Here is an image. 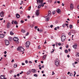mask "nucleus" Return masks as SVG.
<instances>
[{
    "label": "nucleus",
    "instance_id": "40",
    "mask_svg": "<svg viewBox=\"0 0 79 79\" xmlns=\"http://www.w3.org/2000/svg\"><path fill=\"white\" fill-rule=\"evenodd\" d=\"M25 63H26V64H27V63H28V62L27 61V60H26Z\"/></svg>",
    "mask_w": 79,
    "mask_h": 79
},
{
    "label": "nucleus",
    "instance_id": "15",
    "mask_svg": "<svg viewBox=\"0 0 79 79\" xmlns=\"http://www.w3.org/2000/svg\"><path fill=\"white\" fill-rule=\"evenodd\" d=\"M46 57H47V55H44L43 56V59L44 60L45 59V58H46Z\"/></svg>",
    "mask_w": 79,
    "mask_h": 79
},
{
    "label": "nucleus",
    "instance_id": "37",
    "mask_svg": "<svg viewBox=\"0 0 79 79\" xmlns=\"http://www.w3.org/2000/svg\"><path fill=\"white\" fill-rule=\"evenodd\" d=\"M31 7H29L28 8V10H31Z\"/></svg>",
    "mask_w": 79,
    "mask_h": 79
},
{
    "label": "nucleus",
    "instance_id": "60",
    "mask_svg": "<svg viewBox=\"0 0 79 79\" xmlns=\"http://www.w3.org/2000/svg\"><path fill=\"white\" fill-rule=\"evenodd\" d=\"M74 75H76V71L74 72Z\"/></svg>",
    "mask_w": 79,
    "mask_h": 79
},
{
    "label": "nucleus",
    "instance_id": "26",
    "mask_svg": "<svg viewBox=\"0 0 79 79\" xmlns=\"http://www.w3.org/2000/svg\"><path fill=\"white\" fill-rule=\"evenodd\" d=\"M10 35H13V34H14V33H13V32H12V31H10Z\"/></svg>",
    "mask_w": 79,
    "mask_h": 79
},
{
    "label": "nucleus",
    "instance_id": "22",
    "mask_svg": "<svg viewBox=\"0 0 79 79\" xmlns=\"http://www.w3.org/2000/svg\"><path fill=\"white\" fill-rule=\"evenodd\" d=\"M31 71H28L27 73V75H29L31 73Z\"/></svg>",
    "mask_w": 79,
    "mask_h": 79
},
{
    "label": "nucleus",
    "instance_id": "20",
    "mask_svg": "<svg viewBox=\"0 0 79 79\" xmlns=\"http://www.w3.org/2000/svg\"><path fill=\"white\" fill-rule=\"evenodd\" d=\"M38 5L39 6H38L37 8H38V9H40V8H41V5H40V4H39Z\"/></svg>",
    "mask_w": 79,
    "mask_h": 79
},
{
    "label": "nucleus",
    "instance_id": "62",
    "mask_svg": "<svg viewBox=\"0 0 79 79\" xmlns=\"http://www.w3.org/2000/svg\"><path fill=\"white\" fill-rule=\"evenodd\" d=\"M29 35V33L28 32L27 34L26 35Z\"/></svg>",
    "mask_w": 79,
    "mask_h": 79
},
{
    "label": "nucleus",
    "instance_id": "50",
    "mask_svg": "<svg viewBox=\"0 0 79 79\" xmlns=\"http://www.w3.org/2000/svg\"><path fill=\"white\" fill-rule=\"evenodd\" d=\"M27 18L28 19H29L30 18V16L29 15H28L27 17Z\"/></svg>",
    "mask_w": 79,
    "mask_h": 79
},
{
    "label": "nucleus",
    "instance_id": "16",
    "mask_svg": "<svg viewBox=\"0 0 79 79\" xmlns=\"http://www.w3.org/2000/svg\"><path fill=\"white\" fill-rule=\"evenodd\" d=\"M56 12L58 13H61V10H60V9H57L56 10Z\"/></svg>",
    "mask_w": 79,
    "mask_h": 79
},
{
    "label": "nucleus",
    "instance_id": "8",
    "mask_svg": "<svg viewBox=\"0 0 79 79\" xmlns=\"http://www.w3.org/2000/svg\"><path fill=\"white\" fill-rule=\"evenodd\" d=\"M4 14H5V13L3 11L1 12L0 13V16L2 18H3V17H4Z\"/></svg>",
    "mask_w": 79,
    "mask_h": 79
},
{
    "label": "nucleus",
    "instance_id": "13",
    "mask_svg": "<svg viewBox=\"0 0 79 79\" xmlns=\"http://www.w3.org/2000/svg\"><path fill=\"white\" fill-rule=\"evenodd\" d=\"M5 35H3V34H1L0 35V38H1V39H2V38H3L5 36Z\"/></svg>",
    "mask_w": 79,
    "mask_h": 79
},
{
    "label": "nucleus",
    "instance_id": "32",
    "mask_svg": "<svg viewBox=\"0 0 79 79\" xmlns=\"http://www.w3.org/2000/svg\"><path fill=\"white\" fill-rule=\"evenodd\" d=\"M65 53H68V50L67 49H66L65 50Z\"/></svg>",
    "mask_w": 79,
    "mask_h": 79
},
{
    "label": "nucleus",
    "instance_id": "53",
    "mask_svg": "<svg viewBox=\"0 0 79 79\" xmlns=\"http://www.w3.org/2000/svg\"><path fill=\"white\" fill-rule=\"evenodd\" d=\"M57 2L58 3H60V2L59 1H57Z\"/></svg>",
    "mask_w": 79,
    "mask_h": 79
},
{
    "label": "nucleus",
    "instance_id": "3",
    "mask_svg": "<svg viewBox=\"0 0 79 79\" xmlns=\"http://www.w3.org/2000/svg\"><path fill=\"white\" fill-rule=\"evenodd\" d=\"M17 49L18 51H19L20 52H24V49L22 47H19Z\"/></svg>",
    "mask_w": 79,
    "mask_h": 79
},
{
    "label": "nucleus",
    "instance_id": "46",
    "mask_svg": "<svg viewBox=\"0 0 79 79\" xmlns=\"http://www.w3.org/2000/svg\"><path fill=\"white\" fill-rule=\"evenodd\" d=\"M68 35H71V33L69 32V33H68Z\"/></svg>",
    "mask_w": 79,
    "mask_h": 79
},
{
    "label": "nucleus",
    "instance_id": "56",
    "mask_svg": "<svg viewBox=\"0 0 79 79\" xmlns=\"http://www.w3.org/2000/svg\"><path fill=\"white\" fill-rule=\"evenodd\" d=\"M17 76H18V77H19V74L18 73L17 74Z\"/></svg>",
    "mask_w": 79,
    "mask_h": 79
},
{
    "label": "nucleus",
    "instance_id": "24",
    "mask_svg": "<svg viewBox=\"0 0 79 79\" xmlns=\"http://www.w3.org/2000/svg\"><path fill=\"white\" fill-rule=\"evenodd\" d=\"M69 27L70 29H72L73 28V25H70Z\"/></svg>",
    "mask_w": 79,
    "mask_h": 79
},
{
    "label": "nucleus",
    "instance_id": "1",
    "mask_svg": "<svg viewBox=\"0 0 79 79\" xmlns=\"http://www.w3.org/2000/svg\"><path fill=\"white\" fill-rule=\"evenodd\" d=\"M51 11H49L48 12V16H45V18H46V21H49V17H50V15H51Z\"/></svg>",
    "mask_w": 79,
    "mask_h": 79
},
{
    "label": "nucleus",
    "instance_id": "6",
    "mask_svg": "<svg viewBox=\"0 0 79 79\" xmlns=\"http://www.w3.org/2000/svg\"><path fill=\"white\" fill-rule=\"evenodd\" d=\"M26 47L27 48H28L30 46V42L29 41H27L26 42Z\"/></svg>",
    "mask_w": 79,
    "mask_h": 79
},
{
    "label": "nucleus",
    "instance_id": "12",
    "mask_svg": "<svg viewBox=\"0 0 79 79\" xmlns=\"http://www.w3.org/2000/svg\"><path fill=\"white\" fill-rule=\"evenodd\" d=\"M31 71L33 73H36L37 72L36 70L34 69H32Z\"/></svg>",
    "mask_w": 79,
    "mask_h": 79
},
{
    "label": "nucleus",
    "instance_id": "49",
    "mask_svg": "<svg viewBox=\"0 0 79 79\" xmlns=\"http://www.w3.org/2000/svg\"><path fill=\"white\" fill-rule=\"evenodd\" d=\"M52 73H53L52 74V75H54V74H55V73H54V72L53 71Z\"/></svg>",
    "mask_w": 79,
    "mask_h": 79
},
{
    "label": "nucleus",
    "instance_id": "17",
    "mask_svg": "<svg viewBox=\"0 0 79 79\" xmlns=\"http://www.w3.org/2000/svg\"><path fill=\"white\" fill-rule=\"evenodd\" d=\"M16 17L17 18H19V17H20V15H19L18 14H16Z\"/></svg>",
    "mask_w": 79,
    "mask_h": 79
},
{
    "label": "nucleus",
    "instance_id": "35",
    "mask_svg": "<svg viewBox=\"0 0 79 79\" xmlns=\"http://www.w3.org/2000/svg\"><path fill=\"white\" fill-rule=\"evenodd\" d=\"M38 28V27L37 26H35V29H36Z\"/></svg>",
    "mask_w": 79,
    "mask_h": 79
},
{
    "label": "nucleus",
    "instance_id": "29",
    "mask_svg": "<svg viewBox=\"0 0 79 79\" xmlns=\"http://www.w3.org/2000/svg\"><path fill=\"white\" fill-rule=\"evenodd\" d=\"M55 14V11H53L52 12V15H54Z\"/></svg>",
    "mask_w": 79,
    "mask_h": 79
},
{
    "label": "nucleus",
    "instance_id": "44",
    "mask_svg": "<svg viewBox=\"0 0 79 79\" xmlns=\"http://www.w3.org/2000/svg\"><path fill=\"white\" fill-rule=\"evenodd\" d=\"M54 30H55V31H57V28L56 27L54 28Z\"/></svg>",
    "mask_w": 79,
    "mask_h": 79
},
{
    "label": "nucleus",
    "instance_id": "39",
    "mask_svg": "<svg viewBox=\"0 0 79 79\" xmlns=\"http://www.w3.org/2000/svg\"><path fill=\"white\" fill-rule=\"evenodd\" d=\"M21 23H24V21L23 20H21L20 21Z\"/></svg>",
    "mask_w": 79,
    "mask_h": 79
},
{
    "label": "nucleus",
    "instance_id": "27",
    "mask_svg": "<svg viewBox=\"0 0 79 79\" xmlns=\"http://www.w3.org/2000/svg\"><path fill=\"white\" fill-rule=\"evenodd\" d=\"M9 41H11V40H12V38L11 37H9Z\"/></svg>",
    "mask_w": 79,
    "mask_h": 79
},
{
    "label": "nucleus",
    "instance_id": "25",
    "mask_svg": "<svg viewBox=\"0 0 79 79\" xmlns=\"http://www.w3.org/2000/svg\"><path fill=\"white\" fill-rule=\"evenodd\" d=\"M76 56H77V57L78 56H79V53H77V54H76Z\"/></svg>",
    "mask_w": 79,
    "mask_h": 79
},
{
    "label": "nucleus",
    "instance_id": "61",
    "mask_svg": "<svg viewBox=\"0 0 79 79\" xmlns=\"http://www.w3.org/2000/svg\"><path fill=\"white\" fill-rule=\"evenodd\" d=\"M29 63H31V64H32V62L31 61H29Z\"/></svg>",
    "mask_w": 79,
    "mask_h": 79
},
{
    "label": "nucleus",
    "instance_id": "30",
    "mask_svg": "<svg viewBox=\"0 0 79 79\" xmlns=\"http://www.w3.org/2000/svg\"><path fill=\"white\" fill-rule=\"evenodd\" d=\"M33 25H32V24H31L30 25V27L32 28L33 27Z\"/></svg>",
    "mask_w": 79,
    "mask_h": 79
},
{
    "label": "nucleus",
    "instance_id": "11",
    "mask_svg": "<svg viewBox=\"0 0 79 79\" xmlns=\"http://www.w3.org/2000/svg\"><path fill=\"white\" fill-rule=\"evenodd\" d=\"M70 8L71 10H73V9L74 8V6H73V4H70Z\"/></svg>",
    "mask_w": 79,
    "mask_h": 79
},
{
    "label": "nucleus",
    "instance_id": "34",
    "mask_svg": "<svg viewBox=\"0 0 79 79\" xmlns=\"http://www.w3.org/2000/svg\"><path fill=\"white\" fill-rule=\"evenodd\" d=\"M34 76H35V77H37V74H35L34 75Z\"/></svg>",
    "mask_w": 79,
    "mask_h": 79
},
{
    "label": "nucleus",
    "instance_id": "14",
    "mask_svg": "<svg viewBox=\"0 0 79 79\" xmlns=\"http://www.w3.org/2000/svg\"><path fill=\"white\" fill-rule=\"evenodd\" d=\"M7 28H9L10 27V23L8 22L7 23Z\"/></svg>",
    "mask_w": 79,
    "mask_h": 79
},
{
    "label": "nucleus",
    "instance_id": "57",
    "mask_svg": "<svg viewBox=\"0 0 79 79\" xmlns=\"http://www.w3.org/2000/svg\"><path fill=\"white\" fill-rule=\"evenodd\" d=\"M38 48L39 49H40V46H38Z\"/></svg>",
    "mask_w": 79,
    "mask_h": 79
},
{
    "label": "nucleus",
    "instance_id": "51",
    "mask_svg": "<svg viewBox=\"0 0 79 79\" xmlns=\"http://www.w3.org/2000/svg\"><path fill=\"white\" fill-rule=\"evenodd\" d=\"M61 43H58V45L60 46V45H61Z\"/></svg>",
    "mask_w": 79,
    "mask_h": 79
},
{
    "label": "nucleus",
    "instance_id": "43",
    "mask_svg": "<svg viewBox=\"0 0 79 79\" xmlns=\"http://www.w3.org/2000/svg\"><path fill=\"white\" fill-rule=\"evenodd\" d=\"M76 60L77 61H78V62H79V59H77Z\"/></svg>",
    "mask_w": 79,
    "mask_h": 79
},
{
    "label": "nucleus",
    "instance_id": "31",
    "mask_svg": "<svg viewBox=\"0 0 79 79\" xmlns=\"http://www.w3.org/2000/svg\"><path fill=\"white\" fill-rule=\"evenodd\" d=\"M41 6L43 7L44 6V4H43V3H42V4H40Z\"/></svg>",
    "mask_w": 79,
    "mask_h": 79
},
{
    "label": "nucleus",
    "instance_id": "42",
    "mask_svg": "<svg viewBox=\"0 0 79 79\" xmlns=\"http://www.w3.org/2000/svg\"><path fill=\"white\" fill-rule=\"evenodd\" d=\"M53 26L52 25H50V27H51V28H52V27H53Z\"/></svg>",
    "mask_w": 79,
    "mask_h": 79
},
{
    "label": "nucleus",
    "instance_id": "47",
    "mask_svg": "<svg viewBox=\"0 0 79 79\" xmlns=\"http://www.w3.org/2000/svg\"><path fill=\"white\" fill-rule=\"evenodd\" d=\"M14 61H14V59H13V60H12L11 61V62L12 63H13V62H14Z\"/></svg>",
    "mask_w": 79,
    "mask_h": 79
},
{
    "label": "nucleus",
    "instance_id": "38",
    "mask_svg": "<svg viewBox=\"0 0 79 79\" xmlns=\"http://www.w3.org/2000/svg\"><path fill=\"white\" fill-rule=\"evenodd\" d=\"M4 54L6 55V54L7 53V52H6V51H5V52H4Z\"/></svg>",
    "mask_w": 79,
    "mask_h": 79
},
{
    "label": "nucleus",
    "instance_id": "21",
    "mask_svg": "<svg viewBox=\"0 0 79 79\" xmlns=\"http://www.w3.org/2000/svg\"><path fill=\"white\" fill-rule=\"evenodd\" d=\"M26 31L23 29H22L21 30V32H23V33H24Z\"/></svg>",
    "mask_w": 79,
    "mask_h": 79
},
{
    "label": "nucleus",
    "instance_id": "10",
    "mask_svg": "<svg viewBox=\"0 0 79 79\" xmlns=\"http://www.w3.org/2000/svg\"><path fill=\"white\" fill-rule=\"evenodd\" d=\"M55 64L56 66H59V62L56 60L55 61Z\"/></svg>",
    "mask_w": 79,
    "mask_h": 79
},
{
    "label": "nucleus",
    "instance_id": "48",
    "mask_svg": "<svg viewBox=\"0 0 79 79\" xmlns=\"http://www.w3.org/2000/svg\"><path fill=\"white\" fill-rule=\"evenodd\" d=\"M66 48H68V44L66 45Z\"/></svg>",
    "mask_w": 79,
    "mask_h": 79
},
{
    "label": "nucleus",
    "instance_id": "7",
    "mask_svg": "<svg viewBox=\"0 0 79 79\" xmlns=\"http://www.w3.org/2000/svg\"><path fill=\"white\" fill-rule=\"evenodd\" d=\"M5 43L6 45H7V46H8L9 44H10V42H9V41L8 40H5Z\"/></svg>",
    "mask_w": 79,
    "mask_h": 79
},
{
    "label": "nucleus",
    "instance_id": "19",
    "mask_svg": "<svg viewBox=\"0 0 79 79\" xmlns=\"http://www.w3.org/2000/svg\"><path fill=\"white\" fill-rule=\"evenodd\" d=\"M5 75H3V76L1 75L0 76V77L1 79H3L5 78Z\"/></svg>",
    "mask_w": 79,
    "mask_h": 79
},
{
    "label": "nucleus",
    "instance_id": "55",
    "mask_svg": "<svg viewBox=\"0 0 79 79\" xmlns=\"http://www.w3.org/2000/svg\"><path fill=\"white\" fill-rule=\"evenodd\" d=\"M10 74H11L12 73V71L10 70Z\"/></svg>",
    "mask_w": 79,
    "mask_h": 79
},
{
    "label": "nucleus",
    "instance_id": "59",
    "mask_svg": "<svg viewBox=\"0 0 79 79\" xmlns=\"http://www.w3.org/2000/svg\"><path fill=\"white\" fill-rule=\"evenodd\" d=\"M65 25L66 26H67L68 27V24L67 23H66L65 24Z\"/></svg>",
    "mask_w": 79,
    "mask_h": 79
},
{
    "label": "nucleus",
    "instance_id": "9",
    "mask_svg": "<svg viewBox=\"0 0 79 79\" xmlns=\"http://www.w3.org/2000/svg\"><path fill=\"white\" fill-rule=\"evenodd\" d=\"M40 13H39V9L37 10L36 12V15L38 16H39Z\"/></svg>",
    "mask_w": 79,
    "mask_h": 79
},
{
    "label": "nucleus",
    "instance_id": "36",
    "mask_svg": "<svg viewBox=\"0 0 79 79\" xmlns=\"http://www.w3.org/2000/svg\"><path fill=\"white\" fill-rule=\"evenodd\" d=\"M43 32V30H40V32Z\"/></svg>",
    "mask_w": 79,
    "mask_h": 79
},
{
    "label": "nucleus",
    "instance_id": "33",
    "mask_svg": "<svg viewBox=\"0 0 79 79\" xmlns=\"http://www.w3.org/2000/svg\"><path fill=\"white\" fill-rule=\"evenodd\" d=\"M15 24H18V22L16 21H15L14 22Z\"/></svg>",
    "mask_w": 79,
    "mask_h": 79
},
{
    "label": "nucleus",
    "instance_id": "4",
    "mask_svg": "<svg viewBox=\"0 0 79 79\" xmlns=\"http://www.w3.org/2000/svg\"><path fill=\"white\" fill-rule=\"evenodd\" d=\"M44 0H37V4L38 5H40L42 3H43L44 2Z\"/></svg>",
    "mask_w": 79,
    "mask_h": 79
},
{
    "label": "nucleus",
    "instance_id": "52",
    "mask_svg": "<svg viewBox=\"0 0 79 79\" xmlns=\"http://www.w3.org/2000/svg\"><path fill=\"white\" fill-rule=\"evenodd\" d=\"M23 72L22 71L21 73H20V74H23Z\"/></svg>",
    "mask_w": 79,
    "mask_h": 79
},
{
    "label": "nucleus",
    "instance_id": "58",
    "mask_svg": "<svg viewBox=\"0 0 79 79\" xmlns=\"http://www.w3.org/2000/svg\"><path fill=\"white\" fill-rule=\"evenodd\" d=\"M75 64H77V61L75 62Z\"/></svg>",
    "mask_w": 79,
    "mask_h": 79
},
{
    "label": "nucleus",
    "instance_id": "63",
    "mask_svg": "<svg viewBox=\"0 0 79 79\" xmlns=\"http://www.w3.org/2000/svg\"><path fill=\"white\" fill-rule=\"evenodd\" d=\"M16 77V75H15L14 76V77Z\"/></svg>",
    "mask_w": 79,
    "mask_h": 79
},
{
    "label": "nucleus",
    "instance_id": "18",
    "mask_svg": "<svg viewBox=\"0 0 79 79\" xmlns=\"http://www.w3.org/2000/svg\"><path fill=\"white\" fill-rule=\"evenodd\" d=\"M77 45L76 44H74L73 46V47L75 49H76V47H77Z\"/></svg>",
    "mask_w": 79,
    "mask_h": 79
},
{
    "label": "nucleus",
    "instance_id": "41",
    "mask_svg": "<svg viewBox=\"0 0 79 79\" xmlns=\"http://www.w3.org/2000/svg\"><path fill=\"white\" fill-rule=\"evenodd\" d=\"M62 27H65V25L64 24L62 25Z\"/></svg>",
    "mask_w": 79,
    "mask_h": 79
},
{
    "label": "nucleus",
    "instance_id": "54",
    "mask_svg": "<svg viewBox=\"0 0 79 79\" xmlns=\"http://www.w3.org/2000/svg\"><path fill=\"white\" fill-rule=\"evenodd\" d=\"M37 60H35V63H37Z\"/></svg>",
    "mask_w": 79,
    "mask_h": 79
},
{
    "label": "nucleus",
    "instance_id": "45",
    "mask_svg": "<svg viewBox=\"0 0 79 79\" xmlns=\"http://www.w3.org/2000/svg\"><path fill=\"white\" fill-rule=\"evenodd\" d=\"M70 76H73V74L72 73H70Z\"/></svg>",
    "mask_w": 79,
    "mask_h": 79
},
{
    "label": "nucleus",
    "instance_id": "5",
    "mask_svg": "<svg viewBox=\"0 0 79 79\" xmlns=\"http://www.w3.org/2000/svg\"><path fill=\"white\" fill-rule=\"evenodd\" d=\"M13 40L15 42H16V44H18V37H14L13 39Z\"/></svg>",
    "mask_w": 79,
    "mask_h": 79
},
{
    "label": "nucleus",
    "instance_id": "28",
    "mask_svg": "<svg viewBox=\"0 0 79 79\" xmlns=\"http://www.w3.org/2000/svg\"><path fill=\"white\" fill-rule=\"evenodd\" d=\"M48 2H49V3H51L52 1V0H48Z\"/></svg>",
    "mask_w": 79,
    "mask_h": 79
},
{
    "label": "nucleus",
    "instance_id": "23",
    "mask_svg": "<svg viewBox=\"0 0 79 79\" xmlns=\"http://www.w3.org/2000/svg\"><path fill=\"white\" fill-rule=\"evenodd\" d=\"M17 65L16 64H15L14 65V68H17Z\"/></svg>",
    "mask_w": 79,
    "mask_h": 79
},
{
    "label": "nucleus",
    "instance_id": "2",
    "mask_svg": "<svg viewBox=\"0 0 79 79\" xmlns=\"http://www.w3.org/2000/svg\"><path fill=\"white\" fill-rule=\"evenodd\" d=\"M66 39V35L64 33L62 34V36L61 37V40L62 42H64Z\"/></svg>",
    "mask_w": 79,
    "mask_h": 79
},
{
    "label": "nucleus",
    "instance_id": "64",
    "mask_svg": "<svg viewBox=\"0 0 79 79\" xmlns=\"http://www.w3.org/2000/svg\"><path fill=\"white\" fill-rule=\"evenodd\" d=\"M77 8H78V9H79V6H77Z\"/></svg>",
    "mask_w": 79,
    "mask_h": 79
}]
</instances>
